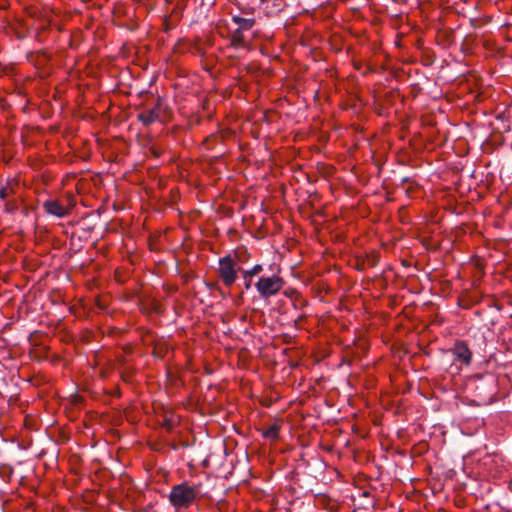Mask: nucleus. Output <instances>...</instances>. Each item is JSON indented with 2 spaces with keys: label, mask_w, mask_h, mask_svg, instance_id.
Returning <instances> with one entry per match:
<instances>
[{
  "label": "nucleus",
  "mask_w": 512,
  "mask_h": 512,
  "mask_svg": "<svg viewBox=\"0 0 512 512\" xmlns=\"http://www.w3.org/2000/svg\"><path fill=\"white\" fill-rule=\"evenodd\" d=\"M508 116L512 119V104L508 108Z\"/></svg>",
  "instance_id": "14"
},
{
  "label": "nucleus",
  "mask_w": 512,
  "mask_h": 512,
  "mask_svg": "<svg viewBox=\"0 0 512 512\" xmlns=\"http://www.w3.org/2000/svg\"><path fill=\"white\" fill-rule=\"evenodd\" d=\"M163 427L166 428V430L171 431L174 427V422L171 419H165L163 422Z\"/></svg>",
  "instance_id": "12"
},
{
  "label": "nucleus",
  "mask_w": 512,
  "mask_h": 512,
  "mask_svg": "<svg viewBox=\"0 0 512 512\" xmlns=\"http://www.w3.org/2000/svg\"><path fill=\"white\" fill-rule=\"evenodd\" d=\"M237 264L235 260L230 256L220 258L218 273L221 281L227 287L234 284L237 279Z\"/></svg>",
  "instance_id": "4"
},
{
  "label": "nucleus",
  "mask_w": 512,
  "mask_h": 512,
  "mask_svg": "<svg viewBox=\"0 0 512 512\" xmlns=\"http://www.w3.org/2000/svg\"><path fill=\"white\" fill-rule=\"evenodd\" d=\"M279 431L280 426L278 424H273L263 432V436L268 439L276 440L279 437Z\"/></svg>",
  "instance_id": "9"
},
{
  "label": "nucleus",
  "mask_w": 512,
  "mask_h": 512,
  "mask_svg": "<svg viewBox=\"0 0 512 512\" xmlns=\"http://www.w3.org/2000/svg\"><path fill=\"white\" fill-rule=\"evenodd\" d=\"M12 193V188L7 185V186H4L0 189V198L2 200L6 199L7 197L10 196V194Z\"/></svg>",
  "instance_id": "11"
},
{
  "label": "nucleus",
  "mask_w": 512,
  "mask_h": 512,
  "mask_svg": "<svg viewBox=\"0 0 512 512\" xmlns=\"http://www.w3.org/2000/svg\"><path fill=\"white\" fill-rule=\"evenodd\" d=\"M452 353L457 361L469 365L472 359V352L464 341H457L454 344Z\"/></svg>",
  "instance_id": "5"
},
{
  "label": "nucleus",
  "mask_w": 512,
  "mask_h": 512,
  "mask_svg": "<svg viewBox=\"0 0 512 512\" xmlns=\"http://www.w3.org/2000/svg\"><path fill=\"white\" fill-rule=\"evenodd\" d=\"M230 43L236 49L247 48L250 42L247 40L245 31L234 29L230 34Z\"/></svg>",
  "instance_id": "7"
},
{
  "label": "nucleus",
  "mask_w": 512,
  "mask_h": 512,
  "mask_svg": "<svg viewBox=\"0 0 512 512\" xmlns=\"http://www.w3.org/2000/svg\"><path fill=\"white\" fill-rule=\"evenodd\" d=\"M251 279L252 277H249L247 280H245V288L249 289L251 286Z\"/></svg>",
  "instance_id": "13"
},
{
  "label": "nucleus",
  "mask_w": 512,
  "mask_h": 512,
  "mask_svg": "<svg viewBox=\"0 0 512 512\" xmlns=\"http://www.w3.org/2000/svg\"><path fill=\"white\" fill-rule=\"evenodd\" d=\"M232 22L237 26L235 29L241 31H249L255 25V19L253 18H243L240 16H233Z\"/></svg>",
  "instance_id": "8"
},
{
  "label": "nucleus",
  "mask_w": 512,
  "mask_h": 512,
  "mask_svg": "<svg viewBox=\"0 0 512 512\" xmlns=\"http://www.w3.org/2000/svg\"><path fill=\"white\" fill-rule=\"evenodd\" d=\"M172 116L170 107L164 100L158 98L155 105L146 108L137 115V119L144 125L148 126L154 122L169 121Z\"/></svg>",
  "instance_id": "2"
},
{
  "label": "nucleus",
  "mask_w": 512,
  "mask_h": 512,
  "mask_svg": "<svg viewBox=\"0 0 512 512\" xmlns=\"http://www.w3.org/2000/svg\"><path fill=\"white\" fill-rule=\"evenodd\" d=\"M44 211L59 218L66 216L69 213V209L63 206L58 200L50 199L43 203Z\"/></svg>",
  "instance_id": "6"
},
{
  "label": "nucleus",
  "mask_w": 512,
  "mask_h": 512,
  "mask_svg": "<svg viewBox=\"0 0 512 512\" xmlns=\"http://www.w3.org/2000/svg\"><path fill=\"white\" fill-rule=\"evenodd\" d=\"M285 286V280L277 275L261 276L255 283V288L259 296L268 299L277 295Z\"/></svg>",
  "instance_id": "3"
},
{
  "label": "nucleus",
  "mask_w": 512,
  "mask_h": 512,
  "mask_svg": "<svg viewBox=\"0 0 512 512\" xmlns=\"http://www.w3.org/2000/svg\"><path fill=\"white\" fill-rule=\"evenodd\" d=\"M263 271V266L260 264L254 265L251 269L243 271V278L247 280L249 277L256 276Z\"/></svg>",
  "instance_id": "10"
},
{
  "label": "nucleus",
  "mask_w": 512,
  "mask_h": 512,
  "mask_svg": "<svg viewBox=\"0 0 512 512\" xmlns=\"http://www.w3.org/2000/svg\"><path fill=\"white\" fill-rule=\"evenodd\" d=\"M201 487V483L191 484L188 481L173 485L168 496L170 504L177 511L188 509L201 497Z\"/></svg>",
  "instance_id": "1"
}]
</instances>
